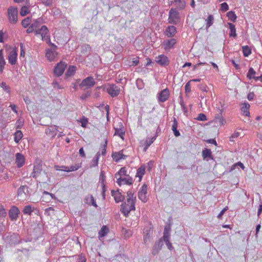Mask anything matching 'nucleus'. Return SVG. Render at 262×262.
Here are the masks:
<instances>
[{
  "mask_svg": "<svg viewBox=\"0 0 262 262\" xmlns=\"http://www.w3.org/2000/svg\"><path fill=\"white\" fill-rule=\"evenodd\" d=\"M48 32V29L47 27L46 26H42L40 29L36 31V35H40L42 40H45L52 48H55V45L51 42L50 36L47 35Z\"/></svg>",
  "mask_w": 262,
  "mask_h": 262,
  "instance_id": "nucleus-1",
  "label": "nucleus"
},
{
  "mask_svg": "<svg viewBox=\"0 0 262 262\" xmlns=\"http://www.w3.org/2000/svg\"><path fill=\"white\" fill-rule=\"evenodd\" d=\"M180 19L179 12L176 8H171L169 12V23L177 25L179 23Z\"/></svg>",
  "mask_w": 262,
  "mask_h": 262,
  "instance_id": "nucleus-2",
  "label": "nucleus"
},
{
  "mask_svg": "<svg viewBox=\"0 0 262 262\" xmlns=\"http://www.w3.org/2000/svg\"><path fill=\"white\" fill-rule=\"evenodd\" d=\"M9 21L11 24H15L17 21L18 11L16 7H10L8 9Z\"/></svg>",
  "mask_w": 262,
  "mask_h": 262,
  "instance_id": "nucleus-3",
  "label": "nucleus"
},
{
  "mask_svg": "<svg viewBox=\"0 0 262 262\" xmlns=\"http://www.w3.org/2000/svg\"><path fill=\"white\" fill-rule=\"evenodd\" d=\"M169 90L168 88H166L160 92L157 95V98L159 103L165 102L169 97Z\"/></svg>",
  "mask_w": 262,
  "mask_h": 262,
  "instance_id": "nucleus-4",
  "label": "nucleus"
},
{
  "mask_svg": "<svg viewBox=\"0 0 262 262\" xmlns=\"http://www.w3.org/2000/svg\"><path fill=\"white\" fill-rule=\"evenodd\" d=\"M106 91L112 97H115L120 93V86L115 84H108L106 88Z\"/></svg>",
  "mask_w": 262,
  "mask_h": 262,
  "instance_id": "nucleus-5",
  "label": "nucleus"
},
{
  "mask_svg": "<svg viewBox=\"0 0 262 262\" xmlns=\"http://www.w3.org/2000/svg\"><path fill=\"white\" fill-rule=\"evenodd\" d=\"M30 195V192L27 185H22L17 190V196L20 199H25L28 195Z\"/></svg>",
  "mask_w": 262,
  "mask_h": 262,
  "instance_id": "nucleus-6",
  "label": "nucleus"
},
{
  "mask_svg": "<svg viewBox=\"0 0 262 262\" xmlns=\"http://www.w3.org/2000/svg\"><path fill=\"white\" fill-rule=\"evenodd\" d=\"M135 210V206L124 202L121 205V211L125 216H127L130 211Z\"/></svg>",
  "mask_w": 262,
  "mask_h": 262,
  "instance_id": "nucleus-7",
  "label": "nucleus"
},
{
  "mask_svg": "<svg viewBox=\"0 0 262 262\" xmlns=\"http://www.w3.org/2000/svg\"><path fill=\"white\" fill-rule=\"evenodd\" d=\"M116 179H117L116 183L120 186H121L122 185L125 184L130 185L133 183V178L129 176L125 177H121Z\"/></svg>",
  "mask_w": 262,
  "mask_h": 262,
  "instance_id": "nucleus-8",
  "label": "nucleus"
},
{
  "mask_svg": "<svg viewBox=\"0 0 262 262\" xmlns=\"http://www.w3.org/2000/svg\"><path fill=\"white\" fill-rule=\"evenodd\" d=\"M147 186L146 184H144L142 186L138 192V198L143 202H146L147 201Z\"/></svg>",
  "mask_w": 262,
  "mask_h": 262,
  "instance_id": "nucleus-9",
  "label": "nucleus"
},
{
  "mask_svg": "<svg viewBox=\"0 0 262 262\" xmlns=\"http://www.w3.org/2000/svg\"><path fill=\"white\" fill-rule=\"evenodd\" d=\"M66 69L64 62L60 61L58 63L54 70V73L57 76H61L64 72Z\"/></svg>",
  "mask_w": 262,
  "mask_h": 262,
  "instance_id": "nucleus-10",
  "label": "nucleus"
},
{
  "mask_svg": "<svg viewBox=\"0 0 262 262\" xmlns=\"http://www.w3.org/2000/svg\"><path fill=\"white\" fill-rule=\"evenodd\" d=\"M163 245V241L162 238H160L158 241H157L155 245L154 246L152 249V254L153 255H157L160 250L161 249L162 246Z\"/></svg>",
  "mask_w": 262,
  "mask_h": 262,
  "instance_id": "nucleus-11",
  "label": "nucleus"
},
{
  "mask_svg": "<svg viewBox=\"0 0 262 262\" xmlns=\"http://www.w3.org/2000/svg\"><path fill=\"white\" fill-rule=\"evenodd\" d=\"M95 83L96 82L94 79L92 77L89 76L84 79L82 81L80 85L81 86L91 88L93 87L95 84Z\"/></svg>",
  "mask_w": 262,
  "mask_h": 262,
  "instance_id": "nucleus-12",
  "label": "nucleus"
},
{
  "mask_svg": "<svg viewBox=\"0 0 262 262\" xmlns=\"http://www.w3.org/2000/svg\"><path fill=\"white\" fill-rule=\"evenodd\" d=\"M42 170V164L41 162L36 163L34 165L33 171L31 176L33 178H36L38 177Z\"/></svg>",
  "mask_w": 262,
  "mask_h": 262,
  "instance_id": "nucleus-13",
  "label": "nucleus"
},
{
  "mask_svg": "<svg viewBox=\"0 0 262 262\" xmlns=\"http://www.w3.org/2000/svg\"><path fill=\"white\" fill-rule=\"evenodd\" d=\"M152 235V230L151 227H146L144 229L143 236L144 241L145 244L149 242L150 240L151 237Z\"/></svg>",
  "mask_w": 262,
  "mask_h": 262,
  "instance_id": "nucleus-14",
  "label": "nucleus"
},
{
  "mask_svg": "<svg viewBox=\"0 0 262 262\" xmlns=\"http://www.w3.org/2000/svg\"><path fill=\"white\" fill-rule=\"evenodd\" d=\"M176 42V40L174 38H171L164 41L163 45L164 46L165 50L166 51H169L171 49L173 48Z\"/></svg>",
  "mask_w": 262,
  "mask_h": 262,
  "instance_id": "nucleus-15",
  "label": "nucleus"
},
{
  "mask_svg": "<svg viewBox=\"0 0 262 262\" xmlns=\"http://www.w3.org/2000/svg\"><path fill=\"white\" fill-rule=\"evenodd\" d=\"M156 62L162 66H166L169 64V61L165 55L162 54L156 58Z\"/></svg>",
  "mask_w": 262,
  "mask_h": 262,
  "instance_id": "nucleus-16",
  "label": "nucleus"
},
{
  "mask_svg": "<svg viewBox=\"0 0 262 262\" xmlns=\"http://www.w3.org/2000/svg\"><path fill=\"white\" fill-rule=\"evenodd\" d=\"M127 156L123 154V150L112 153V158L116 162H118L121 160L126 159Z\"/></svg>",
  "mask_w": 262,
  "mask_h": 262,
  "instance_id": "nucleus-17",
  "label": "nucleus"
},
{
  "mask_svg": "<svg viewBox=\"0 0 262 262\" xmlns=\"http://www.w3.org/2000/svg\"><path fill=\"white\" fill-rule=\"evenodd\" d=\"M19 213V210L16 206H13L10 209L9 212V215L11 220H16L18 217V215Z\"/></svg>",
  "mask_w": 262,
  "mask_h": 262,
  "instance_id": "nucleus-18",
  "label": "nucleus"
},
{
  "mask_svg": "<svg viewBox=\"0 0 262 262\" xmlns=\"http://www.w3.org/2000/svg\"><path fill=\"white\" fill-rule=\"evenodd\" d=\"M17 54L15 50H12L8 55V61L11 65L15 64L17 60Z\"/></svg>",
  "mask_w": 262,
  "mask_h": 262,
  "instance_id": "nucleus-19",
  "label": "nucleus"
},
{
  "mask_svg": "<svg viewBox=\"0 0 262 262\" xmlns=\"http://www.w3.org/2000/svg\"><path fill=\"white\" fill-rule=\"evenodd\" d=\"M112 195L114 197L116 203H119L123 201L125 199L124 195H122L119 190H112L111 192Z\"/></svg>",
  "mask_w": 262,
  "mask_h": 262,
  "instance_id": "nucleus-20",
  "label": "nucleus"
},
{
  "mask_svg": "<svg viewBox=\"0 0 262 262\" xmlns=\"http://www.w3.org/2000/svg\"><path fill=\"white\" fill-rule=\"evenodd\" d=\"M16 161L15 162L18 167H22L25 162V159L24 156L20 153H17L16 154Z\"/></svg>",
  "mask_w": 262,
  "mask_h": 262,
  "instance_id": "nucleus-21",
  "label": "nucleus"
},
{
  "mask_svg": "<svg viewBox=\"0 0 262 262\" xmlns=\"http://www.w3.org/2000/svg\"><path fill=\"white\" fill-rule=\"evenodd\" d=\"M54 49L46 50V56L51 61H53L57 55V52L53 50Z\"/></svg>",
  "mask_w": 262,
  "mask_h": 262,
  "instance_id": "nucleus-22",
  "label": "nucleus"
},
{
  "mask_svg": "<svg viewBox=\"0 0 262 262\" xmlns=\"http://www.w3.org/2000/svg\"><path fill=\"white\" fill-rule=\"evenodd\" d=\"M105 173L104 171H101L100 174L99 178V182L100 183L102 188L103 193L104 194L106 190V186H105Z\"/></svg>",
  "mask_w": 262,
  "mask_h": 262,
  "instance_id": "nucleus-23",
  "label": "nucleus"
},
{
  "mask_svg": "<svg viewBox=\"0 0 262 262\" xmlns=\"http://www.w3.org/2000/svg\"><path fill=\"white\" fill-rule=\"evenodd\" d=\"M176 33V28L173 26H168L166 30V35L168 37H171L173 36Z\"/></svg>",
  "mask_w": 262,
  "mask_h": 262,
  "instance_id": "nucleus-24",
  "label": "nucleus"
},
{
  "mask_svg": "<svg viewBox=\"0 0 262 262\" xmlns=\"http://www.w3.org/2000/svg\"><path fill=\"white\" fill-rule=\"evenodd\" d=\"M53 198V194L46 191L43 192L42 196L41 198L42 202L46 203L50 202Z\"/></svg>",
  "mask_w": 262,
  "mask_h": 262,
  "instance_id": "nucleus-25",
  "label": "nucleus"
},
{
  "mask_svg": "<svg viewBox=\"0 0 262 262\" xmlns=\"http://www.w3.org/2000/svg\"><path fill=\"white\" fill-rule=\"evenodd\" d=\"M84 202L89 205H93L95 207H97V204L92 195H88L84 199Z\"/></svg>",
  "mask_w": 262,
  "mask_h": 262,
  "instance_id": "nucleus-26",
  "label": "nucleus"
},
{
  "mask_svg": "<svg viewBox=\"0 0 262 262\" xmlns=\"http://www.w3.org/2000/svg\"><path fill=\"white\" fill-rule=\"evenodd\" d=\"M250 104L247 102H244V103L242 104L241 110V111L243 112V115L246 116H249L250 115Z\"/></svg>",
  "mask_w": 262,
  "mask_h": 262,
  "instance_id": "nucleus-27",
  "label": "nucleus"
},
{
  "mask_svg": "<svg viewBox=\"0 0 262 262\" xmlns=\"http://www.w3.org/2000/svg\"><path fill=\"white\" fill-rule=\"evenodd\" d=\"M6 64V61L4 57L3 50H0V73L3 72L5 66Z\"/></svg>",
  "mask_w": 262,
  "mask_h": 262,
  "instance_id": "nucleus-28",
  "label": "nucleus"
},
{
  "mask_svg": "<svg viewBox=\"0 0 262 262\" xmlns=\"http://www.w3.org/2000/svg\"><path fill=\"white\" fill-rule=\"evenodd\" d=\"M127 170L125 167H122L120 168V169L115 174V178H117L121 177H125L127 176L128 175L126 173Z\"/></svg>",
  "mask_w": 262,
  "mask_h": 262,
  "instance_id": "nucleus-29",
  "label": "nucleus"
},
{
  "mask_svg": "<svg viewBox=\"0 0 262 262\" xmlns=\"http://www.w3.org/2000/svg\"><path fill=\"white\" fill-rule=\"evenodd\" d=\"M174 3L176 4L177 8L180 9H184L186 6V3L184 0H173L171 3Z\"/></svg>",
  "mask_w": 262,
  "mask_h": 262,
  "instance_id": "nucleus-30",
  "label": "nucleus"
},
{
  "mask_svg": "<svg viewBox=\"0 0 262 262\" xmlns=\"http://www.w3.org/2000/svg\"><path fill=\"white\" fill-rule=\"evenodd\" d=\"M228 25L230 29V37H233L234 38L236 37L237 34L236 33V29L235 25L232 23H228Z\"/></svg>",
  "mask_w": 262,
  "mask_h": 262,
  "instance_id": "nucleus-31",
  "label": "nucleus"
},
{
  "mask_svg": "<svg viewBox=\"0 0 262 262\" xmlns=\"http://www.w3.org/2000/svg\"><path fill=\"white\" fill-rule=\"evenodd\" d=\"M76 70V67L74 66H70L67 71V78L69 76L73 75L75 73Z\"/></svg>",
  "mask_w": 262,
  "mask_h": 262,
  "instance_id": "nucleus-32",
  "label": "nucleus"
},
{
  "mask_svg": "<svg viewBox=\"0 0 262 262\" xmlns=\"http://www.w3.org/2000/svg\"><path fill=\"white\" fill-rule=\"evenodd\" d=\"M145 171V167L144 166H141L137 171V176L139 177V180H141L144 174Z\"/></svg>",
  "mask_w": 262,
  "mask_h": 262,
  "instance_id": "nucleus-33",
  "label": "nucleus"
},
{
  "mask_svg": "<svg viewBox=\"0 0 262 262\" xmlns=\"http://www.w3.org/2000/svg\"><path fill=\"white\" fill-rule=\"evenodd\" d=\"M108 232V228L106 226H103L99 232V238L105 236Z\"/></svg>",
  "mask_w": 262,
  "mask_h": 262,
  "instance_id": "nucleus-34",
  "label": "nucleus"
},
{
  "mask_svg": "<svg viewBox=\"0 0 262 262\" xmlns=\"http://www.w3.org/2000/svg\"><path fill=\"white\" fill-rule=\"evenodd\" d=\"M82 53L85 55H88L91 51V47L89 45L85 44L81 47Z\"/></svg>",
  "mask_w": 262,
  "mask_h": 262,
  "instance_id": "nucleus-35",
  "label": "nucleus"
},
{
  "mask_svg": "<svg viewBox=\"0 0 262 262\" xmlns=\"http://www.w3.org/2000/svg\"><path fill=\"white\" fill-rule=\"evenodd\" d=\"M100 156V152H98L97 153L96 155L94 157V158L92 160L91 167H96V166H97Z\"/></svg>",
  "mask_w": 262,
  "mask_h": 262,
  "instance_id": "nucleus-36",
  "label": "nucleus"
},
{
  "mask_svg": "<svg viewBox=\"0 0 262 262\" xmlns=\"http://www.w3.org/2000/svg\"><path fill=\"white\" fill-rule=\"evenodd\" d=\"M23 135L20 130H17L14 134V141L18 143L23 138Z\"/></svg>",
  "mask_w": 262,
  "mask_h": 262,
  "instance_id": "nucleus-37",
  "label": "nucleus"
},
{
  "mask_svg": "<svg viewBox=\"0 0 262 262\" xmlns=\"http://www.w3.org/2000/svg\"><path fill=\"white\" fill-rule=\"evenodd\" d=\"M242 50L245 57L249 56L251 53V50L248 46L242 47Z\"/></svg>",
  "mask_w": 262,
  "mask_h": 262,
  "instance_id": "nucleus-38",
  "label": "nucleus"
},
{
  "mask_svg": "<svg viewBox=\"0 0 262 262\" xmlns=\"http://www.w3.org/2000/svg\"><path fill=\"white\" fill-rule=\"evenodd\" d=\"M34 210V208L32 207L31 205H27L24 208L23 212L25 214L30 215Z\"/></svg>",
  "mask_w": 262,
  "mask_h": 262,
  "instance_id": "nucleus-39",
  "label": "nucleus"
},
{
  "mask_svg": "<svg viewBox=\"0 0 262 262\" xmlns=\"http://www.w3.org/2000/svg\"><path fill=\"white\" fill-rule=\"evenodd\" d=\"M125 135V132L122 128H115L114 135L118 136L123 139V136Z\"/></svg>",
  "mask_w": 262,
  "mask_h": 262,
  "instance_id": "nucleus-40",
  "label": "nucleus"
},
{
  "mask_svg": "<svg viewBox=\"0 0 262 262\" xmlns=\"http://www.w3.org/2000/svg\"><path fill=\"white\" fill-rule=\"evenodd\" d=\"M42 23V19L40 18L35 20L33 23L32 24L31 26L35 29V31L39 29H38Z\"/></svg>",
  "mask_w": 262,
  "mask_h": 262,
  "instance_id": "nucleus-41",
  "label": "nucleus"
},
{
  "mask_svg": "<svg viewBox=\"0 0 262 262\" xmlns=\"http://www.w3.org/2000/svg\"><path fill=\"white\" fill-rule=\"evenodd\" d=\"M256 74L255 71L252 68H250L249 71L247 74V77L248 79H253L255 77V74Z\"/></svg>",
  "mask_w": 262,
  "mask_h": 262,
  "instance_id": "nucleus-42",
  "label": "nucleus"
},
{
  "mask_svg": "<svg viewBox=\"0 0 262 262\" xmlns=\"http://www.w3.org/2000/svg\"><path fill=\"white\" fill-rule=\"evenodd\" d=\"M227 16L228 18L232 21H235L237 18V16H236L234 12L231 11L227 12Z\"/></svg>",
  "mask_w": 262,
  "mask_h": 262,
  "instance_id": "nucleus-43",
  "label": "nucleus"
},
{
  "mask_svg": "<svg viewBox=\"0 0 262 262\" xmlns=\"http://www.w3.org/2000/svg\"><path fill=\"white\" fill-rule=\"evenodd\" d=\"M202 155L204 159L208 157H210L211 156V151L210 149L205 148L202 151Z\"/></svg>",
  "mask_w": 262,
  "mask_h": 262,
  "instance_id": "nucleus-44",
  "label": "nucleus"
},
{
  "mask_svg": "<svg viewBox=\"0 0 262 262\" xmlns=\"http://www.w3.org/2000/svg\"><path fill=\"white\" fill-rule=\"evenodd\" d=\"M207 24H206V28L208 29L209 27H210L213 23V17L212 15H209L207 19H206Z\"/></svg>",
  "mask_w": 262,
  "mask_h": 262,
  "instance_id": "nucleus-45",
  "label": "nucleus"
},
{
  "mask_svg": "<svg viewBox=\"0 0 262 262\" xmlns=\"http://www.w3.org/2000/svg\"><path fill=\"white\" fill-rule=\"evenodd\" d=\"M28 8L27 6H23L20 10V14L24 16L29 13Z\"/></svg>",
  "mask_w": 262,
  "mask_h": 262,
  "instance_id": "nucleus-46",
  "label": "nucleus"
},
{
  "mask_svg": "<svg viewBox=\"0 0 262 262\" xmlns=\"http://www.w3.org/2000/svg\"><path fill=\"white\" fill-rule=\"evenodd\" d=\"M80 167V165L79 164H75V165L67 167V172L70 171H73L77 170Z\"/></svg>",
  "mask_w": 262,
  "mask_h": 262,
  "instance_id": "nucleus-47",
  "label": "nucleus"
},
{
  "mask_svg": "<svg viewBox=\"0 0 262 262\" xmlns=\"http://www.w3.org/2000/svg\"><path fill=\"white\" fill-rule=\"evenodd\" d=\"M157 136H155L151 138H148L145 142V144L147 145V146H149L156 139Z\"/></svg>",
  "mask_w": 262,
  "mask_h": 262,
  "instance_id": "nucleus-48",
  "label": "nucleus"
},
{
  "mask_svg": "<svg viewBox=\"0 0 262 262\" xmlns=\"http://www.w3.org/2000/svg\"><path fill=\"white\" fill-rule=\"evenodd\" d=\"M54 212V209L53 207H49L45 209V214L47 215H51Z\"/></svg>",
  "mask_w": 262,
  "mask_h": 262,
  "instance_id": "nucleus-49",
  "label": "nucleus"
},
{
  "mask_svg": "<svg viewBox=\"0 0 262 262\" xmlns=\"http://www.w3.org/2000/svg\"><path fill=\"white\" fill-rule=\"evenodd\" d=\"M139 63V58L138 57L133 58L132 60L129 61L130 66H136Z\"/></svg>",
  "mask_w": 262,
  "mask_h": 262,
  "instance_id": "nucleus-50",
  "label": "nucleus"
},
{
  "mask_svg": "<svg viewBox=\"0 0 262 262\" xmlns=\"http://www.w3.org/2000/svg\"><path fill=\"white\" fill-rule=\"evenodd\" d=\"M137 86L138 89L141 90L144 87L143 81L141 79H138L136 81Z\"/></svg>",
  "mask_w": 262,
  "mask_h": 262,
  "instance_id": "nucleus-51",
  "label": "nucleus"
},
{
  "mask_svg": "<svg viewBox=\"0 0 262 262\" xmlns=\"http://www.w3.org/2000/svg\"><path fill=\"white\" fill-rule=\"evenodd\" d=\"M107 144V141L106 140L105 141V143L103 145L102 147H101V148L100 149L101 152V155L103 156H104L106 154Z\"/></svg>",
  "mask_w": 262,
  "mask_h": 262,
  "instance_id": "nucleus-52",
  "label": "nucleus"
},
{
  "mask_svg": "<svg viewBox=\"0 0 262 262\" xmlns=\"http://www.w3.org/2000/svg\"><path fill=\"white\" fill-rule=\"evenodd\" d=\"M241 135V133L238 132H234L230 137V140L231 142H234L235 138H238Z\"/></svg>",
  "mask_w": 262,
  "mask_h": 262,
  "instance_id": "nucleus-53",
  "label": "nucleus"
},
{
  "mask_svg": "<svg viewBox=\"0 0 262 262\" xmlns=\"http://www.w3.org/2000/svg\"><path fill=\"white\" fill-rule=\"evenodd\" d=\"M79 82L80 80L79 79L77 80L76 81L73 82L70 86L71 89H73L74 91H76L78 88V85L79 84Z\"/></svg>",
  "mask_w": 262,
  "mask_h": 262,
  "instance_id": "nucleus-54",
  "label": "nucleus"
},
{
  "mask_svg": "<svg viewBox=\"0 0 262 262\" xmlns=\"http://www.w3.org/2000/svg\"><path fill=\"white\" fill-rule=\"evenodd\" d=\"M127 198L136 200V197L134 196V191L132 190H129L127 192Z\"/></svg>",
  "mask_w": 262,
  "mask_h": 262,
  "instance_id": "nucleus-55",
  "label": "nucleus"
},
{
  "mask_svg": "<svg viewBox=\"0 0 262 262\" xmlns=\"http://www.w3.org/2000/svg\"><path fill=\"white\" fill-rule=\"evenodd\" d=\"M30 18L29 17H27L22 21L21 24L24 27L26 28L30 24Z\"/></svg>",
  "mask_w": 262,
  "mask_h": 262,
  "instance_id": "nucleus-56",
  "label": "nucleus"
},
{
  "mask_svg": "<svg viewBox=\"0 0 262 262\" xmlns=\"http://www.w3.org/2000/svg\"><path fill=\"white\" fill-rule=\"evenodd\" d=\"M1 86L3 88V90L5 91L6 92H10V88L8 85H7L5 82H3L1 83Z\"/></svg>",
  "mask_w": 262,
  "mask_h": 262,
  "instance_id": "nucleus-57",
  "label": "nucleus"
},
{
  "mask_svg": "<svg viewBox=\"0 0 262 262\" xmlns=\"http://www.w3.org/2000/svg\"><path fill=\"white\" fill-rule=\"evenodd\" d=\"M170 235L169 232L163 233V241H164V242H168L169 241Z\"/></svg>",
  "mask_w": 262,
  "mask_h": 262,
  "instance_id": "nucleus-58",
  "label": "nucleus"
},
{
  "mask_svg": "<svg viewBox=\"0 0 262 262\" xmlns=\"http://www.w3.org/2000/svg\"><path fill=\"white\" fill-rule=\"evenodd\" d=\"M196 119L199 121H206L207 120V117L205 114L201 113L199 114Z\"/></svg>",
  "mask_w": 262,
  "mask_h": 262,
  "instance_id": "nucleus-59",
  "label": "nucleus"
},
{
  "mask_svg": "<svg viewBox=\"0 0 262 262\" xmlns=\"http://www.w3.org/2000/svg\"><path fill=\"white\" fill-rule=\"evenodd\" d=\"M190 82L191 81H189L185 84V90L186 93H189L191 91Z\"/></svg>",
  "mask_w": 262,
  "mask_h": 262,
  "instance_id": "nucleus-60",
  "label": "nucleus"
},
{
  "mask_svg": "<svg viewBox=\"0 0 262 262\" xmlns=\"http://www.w3.org/2000/svg\"><path fill=\"white\" fill-rule=\"evenodd\" d=\"M221 9L225 12L229 9V6L226 3H223L221 5Z\"/></svg>",
  "mask_w": 262,
  "mask_h": 262,
  "instance_id": "nucleus-61",
  "label": "nucleus"
},
{
  "mask_svg": "<svg viewBox=\"0 0 262 262\" xmlns=\"http://www.w3.org/2000/svg\"><path fill=\"white\" fill-rule=\"evenodd\" d=\"M80 122L81 123V126L83 127H85L88 122V119L83 117L80 120Z\"/></svg>",
  "mask_w": 262,
  "mask_h": 262,
  "instance_id": "nucleus-62",
  "label": "nucleus"
},
{
  "mask_svg": "<svg viewBox=\"0 0 262 262\" xmlns=\"http://www.w3.org/2000/svg\"><path fill=\"white\" fill-rule=\"evenodd\" d=\"M136 200H134L132 198H127L126 201H125L127 204H129L130 205H133L135 206V202Z\"/></svg>",
  "mask_w": 262,
  "mask_h": 262,
  "instance_id": "nucleus-63",
  "label": "nucleus"
},
{
  "mask_svg": "<svg viewBox=\"0 0 262 262\" xmlns=\"http://www.w3.org/2000/svg\"><path fill=\"white\" fill-rule=\"evenodd\" d=\"M180 104L181 105V107L182 110L184 111V112L185 113H186L187 112V110L186 107H185V105L182 99L180 102Z\"/></svg>",
  "mask_w": 262,
  "mask_h": 262,
  "instance_id": "nucleus-64",
  "label": "nucleus"
}]
</instances>
